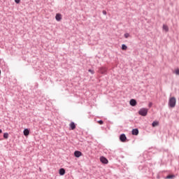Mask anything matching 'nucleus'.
<instances>
[{"mask_svg":"<svg viewBox=\"0 0 179 179\" xmlns=\"http://www.w3.org/2000/svg\"><path fill=\"white\" fill-rule=\"evenodd\" d=\"M131 134L132 135H139V129H133L132 131H131Z\"/></svg>","mask_w":179,"mask_h":179,"instance_id":"obj_6","label":"nucleus"},{"mask_svg":"<svg viewBox=\"0 0 179 179\" xmlns=\"http://www.w3.org/2000/svg\"><path fill=\"white\" fill-rule=\"evenodd\" d=\"M162 29L166 32L169 31V26H167L166 24H164Z\"/></svg>","mask_w":179,"mask_h":179,"instance_id":"obj_12","label":"nucleus"},{"mask_svg":"<svg viewBox=\"0 0 179 179\" xmlns=\"http://www.w3.org/2000/svg\"><path fill=\"white\" fill-rule=\"evenodd\" d=\"M124 36L125 38H128V37H129V34L126 33V34H124Z\"/></svg>","mask_w":179,"mask_h":179,"instance_id":"obj_21","label":"nucleus"},{"mask_svg":"<svg viewBox=\"0 0 179 179\" xmlns=\"http://www.w3.org/2000/svg\"><path fill=\"white\" fill-rule=\"evenodd\" d=\"M176 177V176H174V175H168L166 177V179H173V178H174Z\"/></svg>","mask_w":179,"mask_h":179,"instance_id":"obj_15","label":"nucleus"},{"mask_svg":"<svg viewBox=\"0 0 179 179\" xmlns=\"http://www.w3.org/2000/svg\"><path fill=\"white\" fill-rule=\"evenodd\" d=\"M16 3H20V1H15Z\"/></svg>","mask_w":179,"mask_h":179,"instance_id":"obj_23","label":"nucleus"},{"mask_svg":"<svg viewBox=\"0 0 179 179\" xmlns=\"http://www.w3.org/2000/svg\"><path fill=\"white\" fill-rule=\"evenodd\" d=\"M139 115H142V117H146L148 115V108H141L138 111Z\"/></svg>","mask_w":179,"mask_h":179,"instance_id":"obj_2","label":"nucleus"},{"mask_svg":"<svg viewBox=\"0 0 179 179\" xmlns=\"http://www.w3.org/2000/svg\"><path fill=\"white\" fill-rule=\"evenodd\" d=\"M55 19L57 22H59L62 19V16L61 15V14L57 13L56 14Z\"/></svg>","mask_w":179,"mask_h":179,"instance_id":"obj_10","label":"nucleus"},{"mask_svg":"<svg viewBox=\"0 0 179 179\" xmlns=\"http://www.w3.org/2000/svg\"><path fill=\"white\" fill-rule=\"evenodd\" d=\"M102 13H103V15H107V11H106V10H103V11H102Z\"/></svg>","mask_w":179,"mask_h":179,"instance_id":"obj_22","label":"nucleus"},{"mask_svg":"<svg viewBox=\"0 0 179 179\" xmlns=\"http://www.w3.org/2000/svg\"><path fill=\"white\" fill-rule=\"evenodd\" d=\"M3 138H4V139H8V138H9V134L8 133H4L3 134Z\"/></svg>","mask_w":179,"mask_h":179,"instance_id":"obj_16","label":"nucleus"},{"mask_svg":"<svg viewBox=\"0 0 179 179\" xmlns=\"http://www.w3.org/2000/svg\"><path fill=\"white\" fill-rule=\"evenodd\" d=\"M59 176H65V169L62 168L59 170Z\"/></svg>","mask_w":179,"mask_h":179,"instance_id":"obj_11","label":"nucleus"},{"mask_svg":"<svg viewBox=\"0 0 179 179\" xmlns=\"http://www.w3.org/2000/svg\"><path fill=\"white\" fill-rule=\"evenodd\" d=\"M120 142H127V136L125 135V134H122L120 136Z\"/></svg>","mask_w":179,"mask_h":179,"instance_id":"obj_3","label":"nucleus"},{"mask_svg":"<svg viewBox=\"0 0 179 179\" xmlns=\"http://www.w3.org/2000/svg\"><path fill=\"white\" fill-rule=\"evenodd\" d=\"M0 134H2V129H0Z\"/></svg>","mask_w":179,"mask_h":179,"instance_id":"obj_24","label":"nucleus"},{"mask_svg":"<svg viewBox=\"0 0 179 179\" xmlns=\"http://www.w3.org/2000/svg\"><path fill=\"white\" fill-rule=\"evenodd\" d=\"M100 162L103 163V164H108V159L105 157H100Z\"/></svg>","mask_w":179,"mask_h":179,"instance_id":"obj_4","label":"nucleus"},{"mask_svg":"<svg viewBox=\"0 0 179 179\" xmlns=\"http://www.w3.org/2000/svg\"><path fill=\"white\" fill-rule=\"evenodd\" d=\"M129 104L132 107H135V106H136V104H137V102H136V101L135 99H132L130 100Z\"/></svg>","mask_w":179,"mask_h":179,"instance_id":"obj_5","label":"nucleus"},{"mask_svg":"<svg viewBox=\"0 0 179 179\" xmlns=\"http://www.w3.org/2000/svg\"><path fill=\"white\" fill-rule=\"evenodd\" d=\"M127 48H128V47L127 46V45H125V44L122 45V50L123 51H126V50H127Z\"/></svg>","mask_w":179,"mask_h":179,"instance_id":"obj_14","label":"nucleus"},{"mask_svg":"<svg viewBox=\"0 0 179 179\" xmlns=\"http://www.w3.org/2000/svg\"><path fill=\"white\" fill-rule=\"evenodd\" d=\"M88 72H90V73H92V75H94V70L89 69Z\"/></svg>","mask_w":179,"mask_h":179,"instance_id":"obj_20","label":"nucleus"},{"mask_svg":"<svg viewBox=\"0 0 179 179\" xmlns=\"http://www.w3.org/2000/svg\"><path fill=\"white\" fill-rule=\"evenodd\" d=\"M98 124H99V125H103L104 124V122L103 120H99Z\"/></svg>","mask_w":179,"mask_h":179,"instance_id":"obj_19","label":"nucleus"},{"mask_svg":"<svg viewBox=\"0 0 179 179\" xmlns=\"http://www.w3.org/2000/svg\"><path fill=\"white\" fill-rule=\"evenodd\" d=\"M100 71L101 72V73H105L106 72H107V69H106L104 67H101L100 69Z\"/></svg>","mask_w":179,"mask_h":179,"instance_id":"obj_13","label":"nucleus"},{"mask_svg":"<svg viewBox=\"0 0 179 179\" xmlns=\"http://www.w3.org/2000/svg\"><path fill=\"white\" fill-rule=\"evenodd\" d=\"M69 127L71 128V129H72V131H73V129H76V124H75V122H71L69 124Z\"/></svg>","mask_w":179,"mask_h":179,"instance_id":"obj_9","label":"nucleus"},{"mask_svg":"<svg viewBox=\"0 0 179 179\" xmlns=\"http://www.w3.org/2000/svg\"><path fill=\"white\" fill-rule=\"evenodd\" d=\"M173 73H175L176 75L179 76V69H176L175 71L173 72Z\"/></svg>","mask_w":179,"mask_h":179,"instance_id":"obj_18","label":"nucleus"},{"mask_svg":"<svg viewBox=\"0 0 179 179\" xmlns=\"http://www.w3.org/2000/svg\"><path fill=\"white\" fill-rule=\"evenodd\" d=\"M176 103L177 99H176V97H171L169 101V106L171 107V108H174V107H176Z\"/></svg>","mask_w":179,"mask_h":179,"instance_id":"obj_1","label":"nucleus"},{"mask_svg":"<svg viewBox=\"0 0 179 179\" xmlns=\"http://www.w3.org/2000/svg\"><path fill=\"white\" fill-rule=\"evenodd\" d=\"M23 134L24 136H29V135H30V130H29V129H24Z\"/></svg>","mask_w":179,"mask_h":179,"instance_id":"obj_8","label":"nucleus"},{"mask_svg":"<svg viewBox=\"0 0 179 179\" xmlns=\"http://www.w3.org/2000/svg\"><path fill=\"white\" fill-rule=\"evenodd\" d=\"M74 156L75 157H80V156H82V152L78 150L75 151Z\"/></svg>","mask_w":179,"mask_h":179,"instance_id":"obj_7","label":"nucleus"},{"mask_svg":"<svg viewBox=\"0 0 179 179\" xmlns=\"http://www.w3.org/2000/svg\"><path fill=\"white\" fill-rule=\"evenodd\" d=\"M152 126L153 127H157V121H154L152 123Z\"/></svg>","mask_w":179,"mask_h":179,"instance_id":"obj_17","label":"nucleus"}]
</instances>
